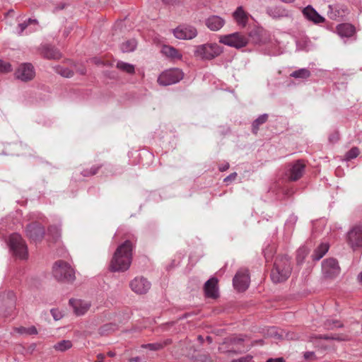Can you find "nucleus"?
Here are the masks:
<instances>
[{"mask_svg": "<svg viewBox=\"0 0 362 362\" xmlns=\"http://www.w3.org/2000/svg\"><path fill=\"white\" fill-rule=\"evenodd\" d=\"M133 245L126 240L116 249L110 263V270L112 272H123L129 269L132 260Z\"/></svg>", "mask_w": 362, "mask_h": 362, "instance_id": "1", "label": "nucleus"}, {"mask_svg": "<svg viewBox=\"0 0 362 362\" xmlns=\"http://www.w3.org/2000/svg\"><path fill=\"white\" fill-rule=\"evenodd\" d=\"M292 268L290 258L288 256L277 257L271 272V279L275 283H281L288 279Z\"/></svg>", "mask_w": 362, "mask_h": 362, "instance_id": "2", "label": "nucleus"}, {"mask_svg": "<svg viewBox=\"0 0 362 362\" xmlns=\"http://www.w3.org/2000/svg\"><path fill=\"white\" fill-rule=\"evenodd\" d=\"M223 52V48L217 43H206L194 46V56L201 60H212Z\"/></svg>", "mask_w": 362, "mask_h": 362, "instance_id": "3", "label": "nucleus"}, {"mask_svg": "<svg viewBox=\"0 0 362 362\" xmlns=\"http://www.w3.org/2000/svg\"><path fill=\"white\" fill-rule=\"evenodd\" d=\"M52 274L59 281L73 282L75 280L74 270L63 260H58L54 264Z\"/></svg>", "mask_w": 362, "mask_h": 362, "instance_id": "4", "label": "nucleus"}, {"mask_svg": "<svg viewBox=\"0 0 362 362\" xmlns=\"http://www.w3.org/2000/svg\"><path fill=\"white\" fill-rule=\"evenodd\" d=\"M16 298L13 291H8L0 294V316H11L16 308Z\"/></svg>", "mask_w": 362, "mask_h": 362, "instance_id": "5", "label": "nucleus"}, {"mask_svg": "<svg viewBox=\"0 0 362 362\" xmlns=\"http://www.w3.org/2000/svg\"><path fill=\"white\" fill-rule=\"evenodd\" d=\"M8 245L13 254L20 259H27L28 247L25 240L18 233H13L9 236Z\"/></svg>", "mask_w": 362, "mask_h": 362, "instance_id": "6", "label": "nucleus"}, {"mask_svg": "<svg viewBox=\"0 0 362 362\" xmlns=\"http://www.w3.org/2000/svg\"><path fill=\"white\" fill-rule=\"evenodd\" d=\"M219 42L237 49L245 47L248 44V38L241 33H233L221 35Z\"/></svg>", "mask_w": 362, "mask_h": 362, "instance_id": "7", "label": "nucleus"}, {"mask_svg": "<svg viewBox=\"0 0 362 362\" xmlns=\"http://www.w3.org/2000/svg\"><path fill=\"white\" fill-rule=\"evenodd\" d=\"M184 74L178 68L170 69L162 72L158 78V83L164 86L178 83L183 78Z\"/></svg>", "mask_w": 362, "mask_h": 362, "instance_id": "8", "label": "nucleus"}, {"mask_svg": "<svg viewBox=\"0 0 362 362\" xmlns=\"http://www.w3.org/2000/svg\"><path fill=\"white\" fill-rule=\"evenodd\" d=\"M305 170V164L304 162L298 160L288 165L286 177L289 181H297L303 175Z\"/></svg>", "mask_w": 362, "mask_h": 362, "instance_id": "9", "label": "nucleus"}, {"mask_svg": "<svg viewBox=\"0 0 362 362\" xmlns=\"http://www.w3.org/2000/svg\"><path fill=\"white\" fill-rule=\"evenodd\" d=\"M250 281L249 271L247 269L238 270L233 279V286L238 291L247 290L249 287Z\"/></svg>", "mask_w": 362, "mask_h": 362, "instance_id": "10", "label": "nucleus"}, {"mask_svg": "<svg viewBox=\"0 0 362 362\" xmlns=\"http://www.w3.org/2000/svg\"><path fill=\"white\" fill-rule=\"evenodd\" d=\"M25 233L27 237L35 243L40 242L45 234L44 226L39 223H31L26 226Z\"/></svg>", "mask_w": 362, "mask_h": 362, "instance_id": "11", "label": "nucleus"}, {"mask_svg": "<svg viewBox=\"0 0 362 362\" xmlns=\"http://www.w3.org/2000/svg\"><path fill=\"white\" fill-rule=\"evenodd\" d=\"M35 70L31 63H22L21 64L15 72L16 78L24 81H30L35 78Z\"/></svg>", "mask_w": 362, "mask_h": 362, "instance_id": "12", "label": "nucleus"}, {"mask_svg": "<svg viewBox=\"0 0 362 362\" xmlns=\"http://www.w3.org/2000/svg\"><path fill=\"white\" fill-rule=\"evenodd\" d=\"M322 270L326 278L334 279L339 274L341 269L336 259L329 258L322 262Z\"/></svg>", "mask_w": 362, "mask_h": 362, "instance_id": "13", "label": "nucleus"}, {"mask_svg": "<svg viewBox=\"0 0 362 362\" xmlns=\"http://www.w3.org/2000/svg\"><path fill=\"white\" fill-rule=\"evenodd\" d=\"M347 243L354 250L362 248L361 226H356L348 232Z\"/></svg>", "mask_w": 362, "mask_h": 362, "instance_id": "14", "label": "nucleus"}, {"mask_svg": "<svg viewBox=\"0 0 362 362\" xmlns=\"http://www.w3.org/2000/svg\"><path fill=\"white\" fill-rule=\"evenodd\" d=\"M173 34L180 40H191L197 35V30L192 25H180L174 29Z\"/></svg>", "mask_w": 362, "mask_h": 362, "instance_id": "15", "label": "nucleus"}, {"mask_svg": "<svg viewBox=\"0 0 362 362\" xmlns=\"http://www.w3.org/2000/svg\"><path fill=\"white\" fill-rule=\"evenodd\" d=\"M131 289L137 294L146 293L151 288V283L144 277H135L129 283Z\"/></svg>", "mask_w": 362, "mask_h": 362, "instance_id": "16", "label": "nucleus"}, {"mask_svg": "<svg viewBox=\"0 0 362 362\" xmlns=\"http://www.w3.org/2000/svg\"><path fill=\"white\" fill-rule=\"evenodd\" d=\"M205 296L210 298H217L218 297V279L215 277L207 280L204 286Z\"/></svg>", "mask_w": 362, "mask_h": 362, "instance_id": "17", "label": "nucleus"}, {"mask_svg": "<svg viewBox=\"0 0 362 362\" xmlns=\"http://www.w3.org/2000/svg\"><path fill=\"white\" fill-rule=\"evenodd\" d=\"M349 13L348 8L344 5H329L327 16L332 20H337Z\"/></svg>", "mask_w": 362, "mask_h": 362, "instance_id": "18", "label": "nucleus"}, {"mask_svg": "<svg viewBox=\"0 0 362 362\" xmlns=\"http://www.w3.org/2000/svg\"><path fill=\"white\" fill-rule=\"evenodd\" d=\"M303 14L307 20L315 24L325 22V18L320 16L312 6L309 5L305 7L303 9Z\"/></svg>", "mask_w": 362, "mask_h": 362, "instance_id": "19", "label": "nucleus"}, {"mask_svg": "<svg viewBox=\"0 0 362 362\" xmlns=\"http://www.w3.org/2000/svg\"><path fill=\"white\" fill-rule=\"evenodd\" d=\"M40 54L47 59H58L61 57L60 52L49 45H43L40 47Z\"/></svg>", "mask_w": 362, "mask_h": 362, "instance_id": "20", "label": "nucleus"}, {"mask_svg": "<svg viewBox=\"0 0 362 362\" xmlns=\"http://www.w3.org/2000/svg\"><path fill=\"white\" fill-rule=\"evenodd\" d=\"M69 305L73 308L74 313L78 316L84 315L90 306L88 303L74 298L69 300Z\"/></svg>", "mask_w": 362, "mask_h": 362, "instance_id": "21", "label": "nucleus"}, {"mask_svg": "<svg viewBox=\"0 0 362 362\" xmlns=\"http://www.w3.org/2000/svg\"><path fill=\"white\" fill-rule=\"evenodd\" d=\"M224 24L225 20L218 16H211L206 20V25L213 31L219 30Z\"/></svg>", "mask_w": 362, "mask_h": 362, "instance_id": "22", "label": "nucleus"}, {"mask_svg": "<svg viewBox=\"0 0 362 362\" xmlns=\"http://www.w3.org/2000/svg\"><path fill=\"white\" fill-rule=\"evenodd\" d=\"M249 14L246 13L243 6H238L233 12V16L238 25L241 27H245L248 21Z\"/></svg>", "mask_w": 362, "mask_h": 362, "instance_id": "23", "label": "nucleus"}, {"mask_svg": "<svg viewBox=\"0 0 362 362\" xmlns=\"http://www.w3.org/2000/svg\"><path fill=\"white\" fill-rule=\"evenodd\" d=\"M266 12L274 19H279L288 16L287 11L281 6H269L267 8Z\"/></svg>", "mask_w": 362, "mask_h": 362, "instance_id": "24", "label": "nucleus"}, {"mask_svg": "<svg viewBox=\"0 0 362 362\" xmlns=\"http://www.w3.org/2000/svg\"><path fill=\"white\" fill-rule=\"evenodd\" d=\"M329 245L327 243H322L318 245L313 251L311 257L313 260L318 261L325 255L328 252Z\"/></svg>", "mask_w": 362, "mask_h": 362, "instance_id": "25", "label": "nucleus"}, {"mask_svg": "<svg viewBox=\"0 0 362 362\" xmlns=\"http://www.w3.org/2000/svg\"><path fill=\"white\" fill-rule=\"evenodd\" d=\"M338 34L341 37H351L355 33V28L349 23H343L337 27Z\"/></svg>", "mask_w": 362, "mask_h": 362, "instance_id": "26", "label": "nucleus"}, {"mask_svg": "<svg viewBox=\"0 0 362 362\" xmlns=\"http://www.w3.org/2000/svg\"><path fill=\"white\" fill-rule=\"evenodd\" d=\"M268 114H262L259 115L256 119L252 123V132L254 134H257L259 131V126L264 124L268 119Z\"/></svg>", "mask_w": 362, "mask_h": 362, "instance_id": "27", "label": "nucleus"}, {"mask_svg": "<svg viewBox=\"0 0 362 362\" xmlns=\"http://www.w3.org/2000/svg\"><path fill=\"white\" fill-rule=\"evenodd\" d=\"M136 46V40L135 39H130L122 43L120 48L123 52H131L135 50Z\"/></svg>", "mask_w": 362, "mask_h": 362, "instance_id": "28", "label": "nucleus"}, {"mask_svg": "<svg viewBox=\"0 0 362 362\" xmlns=\"http://www.w3.org/2000/svg\"><path fill=\"white\" fill-rule=\"evenodd\" d=\"M290 76L295 78L307 79L311 76V72L306 68H302L293 71Z\"/></svg>", "mask_w": 362, "mask_h": 362, "instance_id": "29", "label": "nucleus"}, {"mask_svg": "<svg viewBox=\"0 0 362 362\" xmlns=\"http://www.w3.org/2000/svg\"><path fill=\"white\" fill-rule=\"evenodd\" d=\"M324 328L327 330H332L335 328H341L344 327V324L335 319H327L323 323Z\"/></svg>", "mask_w": 362, "mask_h": 362, "instance_id": "30", "label": "nucleus"}, {"mask_svg": "<svg viewBox=\"0 0 362 362\" xmlns=\"http://www.w3.org/2000/svg\"><path fill=\"white\" fill-rule=\"evenodd\" d=\"M38 25V21L37 19L29 18L26 21H25L23 23H21L18 25V35H22L23 31L28 28L29 25Z\"/></svg>", "mask_w": 362, "mask_h": 362, "instance_id": "31", "label": "nucleus"}, {"mask_svg": "<svg viewBox=\"0 0 362 362\" xmlns=\"http://www.w3.org/2000/svg\"><path fill=\"white\" fill-rule=\"evenodd\" d=\"M163 52L166 56L172 59H180L182 58V54L178 52V50L170 46H164L163 48Z\"/></svg>", "mask_w": 362, "mask_h": 362, "instance_id": "32", "label": "nucleus"}, {"mask_svg": "<svg viewBox=\"0 0 362 362\" xmlns=\"http://www.w3.org/2000/svg\"><path fill=\"white\" fill-rule=\"evenodd\" d=\"M117 68L120 69L121 71L126 72L129 74H133L135 72V68L133 64L124 62H118L117 63Z\"/></svg>", "mask_w": 362, "mask_h": 362, "instance_id": "33", "label": "nucleus"}, {"mask_svg": "<svg viewBox=\"0 0 362 362\" xmlns=\"http://www.w3.org/2000/svg\"><path fill=\"white\" fill-rule=\"evenodd\" d=\"M54 349L58 351H65L72 347V342L70 340H62L54 345Z\"/></svg>", "mask_w": 362, "mask_h": 362, "instance_id": "34", "label": "nucleus"}, {"mask_svg": "<svg viewBox=\"0 0 362 362\" xmlns=\"http://www.w3.org/2000/svg\"><path fill=\"white\" fill-rule=\"evenodd\" d=\"M169 342L168 341L163 342L149 343L142 344L143 349H147L151 351H158L164 348Z\"/></svg>", "mask_w": 362, "mask_h": 362, "instance_id": "35", "label": "nucleus"}, {"mask_svg": "<svg viewBox=\"0 0 362 362\" xmlns=\"http://www.w3.org/2000/svg\"><path fill=\"white\" fill-rule=\"evenodd\" d=\"M48 235L54 242H57L61 238V228L57 226H51L48 228Z\"/></svg>", "mask_w": 362, "mask_h": 362, "instance_id": "36", "label": "nucleus"}, {"mask_svg": "<svg viewBox=\"0 0 362 362\" xmlns=\"http://www.w3.org/2000/svg\"><path fill=\"white\" fill-rule=\"evenodd\" d=\"M103 166V164L98 165H93L90 168L84 169L81 171V175L83 177H89L96 175L99 170Z\"/></svg>", "mask_w": 362, "mask_h": 362, "instance_id": "37", "label": "nucleus"}, {"mask_svg": "<svg viewBox=\"0 0 362 362\" xmlns=\"http://www.w3.org/2000/svg\"><path fill=\"white\" fill-rule=\"evenodd\" d=\"M314 339L337 340L341 341V339L336 335L329 334H314L310 337V341L313 342Z\"/></svg>", "mask_w": 362, "mask_h": 362, "instance_id": "38", "label": "nucleus"}, {"mask_svg": "<svg viewBox=\"0 0 362 362\" xmlns=\"http://www.w3.org/2000/svg\"><path fill=\"white\" fill-rule=\"evenodd\" d=\"M16 331L21 334L35 335L37 334V330L35 326L29 327H20L16 328Z\"/></svg>", "mask_w": 362, "mask_h": 362, "instance_id": "39", "label": "nucleus"}, {"mask_svg": "<svg viewBox=\"0 0 362 362\" xmlns=\"http://www.w3.org/2000/svg\"><path fill=\"white\" fill-rule=\"evenodd\" d=\"M267 334L270 337H274L280 339H284L283 331H281V333H279L278 329L276 327H270L268 328Z\"/></svg>", "mask_w": 362, "mask_h": 362, "instance_id": "40", "label": "nucleus"}, {"mask_svg": "<svg viewBox=\"0 0 362 362\" xmlns=\"http://www.w3.org/2000/svg\"><path fill=\"white\" fill-rule=\"evenodd\" d=\"M359 153V149L357 147H352L346 153L345 158L347 160L354 159L358 156Z\"/></svg>", "mask_w": 362, "mask_h": 362, "instance_id": "41", "label": "nucleus"}, {"mask_svg": "<svg viewBox=\"0 0 362 362\" xmlns=\"http://www.w3.org/2000/svg\"><path fill=\"white\" fill-rule=\"evenodd\" d=\"M11 65L10 63L6 62L2 59H0V71L4 73H8L11 71Z\"/></svg>", "mask_w": 362, "mask_h": 362, "instance_id": "42", "label": "nucleus"}, {"mask_svg": "<svg viewBox=\"0 0 362 362\" xmlns=\"http://www.w3.org/2000/svg\"><path fill=\"white\" fill-rule=\"evenodd\" d=\"M51 315L53 317L54 320L57 321L61 320L63 317V314L62 311H60L57 308H52L50 310Z\"/></svg>", "mask_w": 362, "mask_h": 362, "instance_id": "43", "label": "nucleus"}, {"mask_svg": "<svg viewBox=\"0 0 362 362\" xmlns=\"http://www.w3.org/2000/svg\"><path fill=\"white\" fill-rule=\"evenodd\" d=\"M57 72L66 78H70L74 75V72L67 68H60V70L58 69Z\"/></svg>", "mask_w": 362, "mask_h": 362, "instance_id": "44", "label": "nucleus"}, {"mask_svg": "<svg viewBox=\"0 0 362 362\" xmlns=\"http://www.w3.org/2000/svg\"><path fill=\"white\" fill-rule=\"evenodd\" d=\"M284 333V339H286L288 340H295L298 338V335L293 332H286L283 331Z\"/></svg>", "mask_w": 362, "mask_h": 362, "instance_id": "45", "label": "nucleus"}, {"mask_svg": "<svg viewBox=\"0 0 362 362\" xmlns=\"http://www.w3.org/2000/svg\"><path fill=\"white\" fill-rule=\"evenodd\" d=\"M162 2L165 5L173 6H179L180 4V1L179 0H162Z\"/></svg>", "mask_w": 362, "mask_h": 362, "instance_id": "46", "label": "nucleus"}, {"mask_svg": "<svg viewBox=\"0 0 362 362\" xmlns=\"http://www.w3.org/2000/svg\"><path fill=\"white\" fill-rule=\"evenodd\" d=\"M303 357L305 360L315 359L316 356L313 351H306L303 354Z\"/></svg>", "mask_w": 362, "mask_h": 362, "instance_id": "47", "label": "nucleus"}, {"mask_svg": "<svg viewBox=\"0 0 362 362\" xmlns=\"http://www.w3.org/2000/svg\"><path fill=\"white\" fill-rule=\"evenodd\" d=\"M339 139V135L338 132H334L329 136V141L331 143H336Z\"/></svg>", "mask_w": 362, "mask_h": 362, "instance_id": "48", "label": "nucleus"}, {"mask_svg": "<svg viewBox=\"0 0 362 362\" xmlns=\"http://www.w3.org/2000/svg\"><path fill=\"white\" fill-rule=\"evenodd\" d=\"M237 177V173H233L231 174H230L228 176H227L224 180L223 181L225 182H228L229 181H232V180H234L235 179V177Z\"/></svg>", "mask_w": 362, "mask_h": 362, "instance_id": "49", "label": "nucleus"}, {"mask_svg": "<svg viewBox=\"0 0 362 362\" xmlns=\"http://www.w3.org/2000/svg\"><path fill=\"white\" fill-rule=\"evenodd\" d=\"M266 362H285V360L283 357H279V358H270L267 360Z\"/></svg>", "mask_w": 362, "mask_h": 362, "instance_id": "50", "label": "nucleus"}, {"mask_svg": "<svg viewBox=\"0 0 362 362\" xmlns=\"http://www.w3.org/2000/svg\"><path fill=\"white\" fill-rule=\"evenodd\" d=\"M229 163H225L222 165H221L219 167H218V170L221 171V172H224L226 170H227L228 168H229Z\"/></svg>", "mask_w": 362, "mask_h": 362, "instance_id": "51", "label": "nucleus"}, {"mask_svg": "<svg viewBox=\"0 0 362 362\" xmlns=\"http://www.w3.org/2000/svg\"><path fill=\"white\" fill-rule=\"evenodd\" d=\"M114 325L112 324H107L105 325L103 327H101V332H103L104 331H108L110 329H112V327Z\"/></svg>", "mask_w": 362, "mask_h": 362, "instance_id": "52", "label": "nucleus"}, {"mask_svg": "<svg viewBox=\"0 0 362 362\" xmlns=\"http://www.w3.org/2000/svg\"><path fill=\"white\" fill-rule=\"evenodd\" d=\"M252 360V356H247L246 357H243L238 359L239 362H250Z\"/></svg>", "mask_w": 362, "mask_h": 362, "instance_id": "53", "label": "nucleus"}, {"mask_svg": "<svg viewBox=\"0 0 362 362\" xmlns=\"http://www.w3.org/2000/svg\"><path fill=\"white\" fill-rule=\"evenodd\" d=\"M97 358H98V361H96L95 362H103L105 356L103 354H98L97 356Z\"/></svg>", "mask_w": 362, "mask_h": 362, "instance_id": "54", "label": "nucleus"}, {"mask_svg": "<svg viewBox=\"0 0 362 362\" xmlns=\"http://www.w3.org/2000/svg\"><path fill=\"white\" fill-rule=\"evenodd\" d=\"M36 344L33 343L28 346V349L30 353H32L36 349Z\"/></svg>", "mask_w": 362, "mask_h": 362, "instance_id": "55", "label": "nucleus"}, {"mask_svg": "<svg viewBox=\"0 0 362 362\" xmlns=\"http://www.w3.org/2000/svg\"><path fill=\"white\" fill-rule=\"evenodd\" d=\"M141 358L139 356H136V357L131 358L129 362H141Z\"/></svg>", "mask_w": 362, "mask_h": 362, "instance_id": "56", "label": "nucleus"}, {"mask_svg": "<svg viewBox=\"0 0 362 362\" xmlns=\"http://www.w3.org/2000/svg\"><path fill=\"white\" fill-rule=\"evenodd\" d=\"M107 356L110 357H114L115 356V353L112 351H110L107 352Z\"/></svg>", "mask_w": 362, "mask_h": 362, "instance_id": "57", "label": "nucleus"}, {"mask_svg": "<svg viewBox=\"0 0 362 362\" xmlns=\"http://www.w3.org/2000/svg\"><path fill=\"white\" fill-rule=\"evenodd\" d=\"M243 341V339H240V338H238H238H235V339H233V342H234V343H239V342H240V341Z\"/></svg>", "mask_w": 362, "mask_h": 362, "instance_id": "58", "label": "nucleus"}, {"mask_svg": "<svg viewBox=\"0 0 362 362\" xmlns=\"http://www.w3.org/2000/svg\"><path fill=\"white\" fill-rule=\"evenodd\" d=\"M358 280L362 284V272L358 275Z\"/></svg>", "mask_w": 362, "mask_h": 362, "instance_id": "59", "label": "nucleus"}, {"mask_svg": "<svg viewBox=\"0 0 362 362\" xmlns=\"http://www.w3.org/2000/svg\"><path fill=\"white\" fill-rule=\"evenodd\" d=\"M36 30H37L36 28L30 29L29 32L32 33V32L35 31Z\"/></svg>", "mask_w": 362, "mask_h": 362, "instance_id": "60", "label": "nucleus"}, {"mask_svg": "<svg viewBox=\"0 0 362 362\" xmlns=\"http://www.w3.org/2000/svg\"><path fill=\"white\" fill-rule=\"evenodd\" d=\"M207 339H208V341H211V337H207Z\"/></svg>", "mask_w": 362, "mask_h": 362, "instance_id": "61", "label": "nucleus"}]
</instances>
